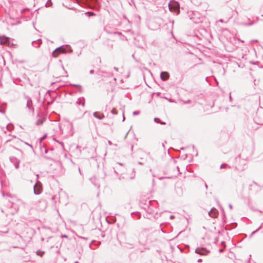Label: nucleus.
Segmentation results:
<instances>
[{"instance_id": "52", "label": "nucleus", "mask_w": 263, "mask_h": 263, "mask_svg": "<svg viewBox=\"0 0 263 263\" xmlns=\"http://www.w3.org/2000/svg\"><path fill=\"white\" fill-rule=\"evenodd\" d=\"M79 170L80 173H81L80 168H79Z\"/></svg>"}, {"instance_id": "23", "label": "nucleus", "mask_w": 263, "mask_h": 263, "mask_svg": "<svg viewBox=\"0 0 263 263\" xmlns=\"http://www.w3.org/2000/svg\"><path fill=\"white\" fill-rule=\"evenodd\" d=\"M160 119L158 118H154V121L156 123H160Z\"/></svg>"}, {"instance_id": "9", "label": "nucleus", "mask_w": 263, "mask_h": 263, "mask_svg": "<svg viewBox=\"0 0 263 263\" xmlns=\"http://www.w3.org/2000/svg\"><path fill=\"white\" fill-rule=\"evenodd\" d=\"M93 116L99 119V120H102L103 119V118H104L105 116L103 114H100L99 112H94L93 114Z\"/></svg>"}, {"instance_id": "3", "label": "nucleus", "mask_w": 263, "mask_h": 263, "mask_svg": "<svg viewBox=\"0 0 263 263\" xmlns=\"http://www.w3.org/2000/svg\"><path fill=\"white\" fill-rule=\"evenodd\" d=\"M66 52L65 48L63 46L57 48L52 52V56L54 58L57 57L60 53H64Z\"/></svg>"}, {"instance_id": "36", "label": "nucleus", "mask_w": 263, "mask_h": 263, "mask_svg": "<svg viewBox=\"0 0 263 263\" xmlns=\"http://www.w3.org/2000/svg\"><path fill=\"white\" fill-rule=\"evenodd\" d=\"M125 116H124V113H123V121H124L125 120Z\"/></svg>"}, {"instance_id": "48", "label": "nucleus", "mask_w": 263, "mask_h": 263, "mask_svg": "<svg viewBox=\"0 0 263 263\" xmlns=\"http://www.w3.org/2000/svg\"><path fill=\"white\" fill-rule=\"evenodd\" d=\"M67 93L68 92V90L67 89L66 90Z\"/></svg>"}, {"instance_id": "45", "label": "nucleus", "mask_w": 263, "mask_h": 263, "mask_svg": "<svg viewBox=\"0 0 263 263\" xmlns=\"http://www.w3.org/2000/svg\"><path fill=\"white\" fill-rule=\"evenodd\" d=\"M62 237H65V238H66V235H62Z\"/></svg>"}, {"instance_id": "28", "label": "nucleus", "mask_w": 263, "mask_h": 263, "mask_svg": "<svg viewBox=\"0 0 263 263\" xmlns=\"http://www.w3.org/2000/svg\"><path fill=\"white\" fill-rule=\"evenodd\" d=\"M74 86L76 87H77L79 89L80 91L81 90V87L80 85H74Z\"/></svg>"}, {"instance_id": "44", "label": "nucleus", "mask_w": 263, "mask_h": 263, "mask_svg": "<svg viewBox=\"0 0 263 263\" xmlns=\"http://www.w3.org/2000/svg\"><path fill=\"white\" fill-rule=\"evenodd\" d=\"M222 251H223V250H222V249H220V250H219V252H222Z\"/></svg>"}, {"instance_id": "20", "label": "nucleus", "mask_w": 263, "mask_h": 263, "mask_svg": "<svg viewBox=\"0 0 263 263\" xmlns=\"http://www.w3.org/2000/svg\"><path fill=\"white\" fill-rule=\"evenodd\" d=\"M52 5V3L51 2V0H48L45 6H46V7H49V6H51Z\"/></svg>"}, {"instance_id": "12", "label": "nucleus", "mask_w": 263, "mask_h": 263, "mask_svg": "<svg viewBox=\"0 0 263 263\" xmlns=\"http://www.w3.org/2000/svg\"><path fill=\"white\" fill-rule=\"evenodd\" d=\"M263 224V222L261 223V224L260 226V227L255 231H253L250 235V237H252V236L255 234L257 231H258L261 228L262 225Z\"/></svg>"}, {"instance_id": "51", "label": "nucleus", "mask_w": 263, "mask_h": 263, "mask_svg": "<svg viewBox=\"0 0 263 263\" xmlns=\"http://www.w3.org/2000/svg\"><path fill=\"white\" fill-rule=\"evenodd\" d=\"M129 133V132H127V133H126V135H128Z\"/></svg>"}, {"instance_id": "8", "label": "nucleus", "mask_w": 263, "mask_h": 263, "mask_svg": "<svg viewBox=\"0 0 263 263\" xmlns=\"http://www.w3.org/2000/svg\"><path fill=\"white\" fill-rule=\"evenodd\" d=\"M170 77L169 73L166 71H163L161 72L160 78L162 81H166Z\"/></svg>"}, {"instance_id": "29", "label": "nucleus", "mask_w": 263, "mask_h": 263, "mask_svg": "<svg viewBox=\"0 0 263 263\" xmlns=\"http://www.w3.org/2000/svg\"><path fill=\"white\" fill-rule=\"evenodd\" d=\"M24 143L32 148V145H30V144L28 143L27 142H24Z\"/></svg>"}, {"instance_id": "2", "label": "nucleus", "mask_w": 263, "mask_h": 263, "mask_svg": "<svg viewBox=\"0 0 263 263\" xmlns=\"http://www.w3.org/2000/svg\"><path fill=\"white\" fill-rule=\"evenodd\" d=\"M24 98H25V99L27 101L26 106L28 108V110L29 111H30L31 112H34V108L33 107L32 101L31 99L29 97L27 96H25L24 97Z\"/></svg>"}, {"instance_id": "17", "label": "nucleus", "mask_w": 263, "mask_h": 263, "mask_svg": "<svg viewBox=\"0 0 263 263\" xmlns=\"http://www.w3.org/2000/svg\"><path fill=\"white\" fill-rule=\"evenodd\" d=\"M254 24V22L253 21H250L249 23H242V25H244V26H251L252 25Z\"/></svg>"}, {"instance_id": "46", "label": "nucleus", "mask_w": 263, "mask_h": 263, "mask_svg": "<svg viewBox=\"0 0 263 263\" xmlns=\"http://www.w3.org/2000/svg\"><path fill=\"white\" fill-rule=\"evenodd\" d=\"M36 178H37V179H38V178H39V175H36Z\"/></svg>"}, {"instance_id": "24", "label": "nucleus", "mask_w": 263, "mask_h": 263, "mask_svg": "<svg viewBox=\"0 0 263 263\" xmlns=\"http://www.w3.org/2000/svg\"><path fill=\"white\" fill-rule=\"evenodd\" d=\"M140 114V111H138V110H137V111H134L133 112V115L134 116H136V115H138Z\"/></svg>"}, {"instance_id": "37", "label": "nucleus", "mask_w": 263, "mask_h": 263, "mask_svg": "<svg viewBox=\"0 0 263 263\" xmlns=\"http://www.w3.org/2000/svg\"><path fill=\"white\" fill-rule=\"evenodd\" d=\"M138 164H139V165H143V163L142 162H138Z\"/></svg>"}, {"instance_id": "6", "label": "nucleus", "mask_w": 263, "mask_h": 263, "mask_svg": "<svg viewBox=\"0 0 263 263\" xmlns=\"http://www.w3.org/2000/svg\"><path fill=\"white\" fill-rule=\"evenodd\" d=\"M195 252L201 255H206L210 251L204 248H198L196 249Z\"/></svg>"}, {"instance_id": "43", "label": "nucleus", "mask_w": 263, "mask_h": 263, "mask_svg": "<svg viewBox=\"0 0 263 263\" xmlns=\"http://www.w3.org/2000/svg\"><path fill=\"white\" fill-rule=\"evenodd\" d=\"M205 187L206 189H208V185L206 183H205Z\"/></svg>"}, {"instance_id": "14", "label": "nucleus", "mask_w": 263, "mask_h": 263, "mask_svg": "<svg viewBox=\"0 0 263 263\" xmlns=\"http://www.w3.org/2000/svg\"><path fill=\"white\" fill-rule=\"evenodd\" d=\"M13 128V125L11 124H9L7 125L6 128L8 130L11 131Z\"/></svg>"}, {"instance_id": "21", "label": "nucleus", "mask_w": 263, "mask_h": 263, "mask_svg": "<svg viewBox=\"0 0 263 263\" xmlns=\"http://www.w3.org/2000/svg\"><path fill=\"white\" fill-rule=\"evenodd\" d=\"M111 112L114 114V115H117V110L115 109V108H113L111 111Z\"/></svg>"}, {"instance_id": "50", "label": "nucleus", "mask_w": 263, "mask_h": 263, "mask_svg": "<svg viewBox=\"0 0 263 263\" xmlns=\"http://www.w3.org/2000/svg\"><path fill=\"white\" fill-rule=\"evenodd\" d=\"M129 133V132H127V133H126V135H128Z\"/></svg>"}, {"instance_id": "32", "label": "nucleus", "mask_w": 263, "mask_h": 263, "mask_svg": "<svg viewBox=\"0 0 263 263\" xmlns=\"http://www.w3.org/2000/svg\"><path fill=\"white\" fill-rule=\"evenodd\" d=\"M197 261H198V262H201L202 261V259H201V258L198 259Z\"/></svg>"}, {"instance_id": "41", "label": "nucleus", "mask_w": 263, "mask_h": 263, "mask_svg": "<svg viewBox=\"0 0 263 263\" xmlns=\"http://www.w3.org/2000/svg\"><path fill=\"white\" fill-rule=\"evenodd\" d=\"M162 146H163V147L164 148V149H165V146H164V143H162Z\"/></svg>"}, {"instance_id": "53", "label": "nucleus", "mask_w": 263, "mask_h": 263, "mask_svg": "<svg viewBox=\"0 0 263 263\" xmlns=\"http://www.w3.org/2000/svg\"><path fill=\"white\" fill-rule=\"evenodd\" d=\"M74 263H78V262H77V261H76V262H75Z\"/></svg>"}, {"instance_id": "35", "label": "nucleus", "mask_w": 263, "mask_h": 263, "mask_svg": "<svg viewBox=\"0 0 263 263\" xmlns=\"http://www.w3.org/2000/svg\"><path fill=\"white\" fill-rule=\"evenodd\" d=\"M191 101L190 100H187L186 102H185V103H190Z\"/></svg>"}, {"instance_id": "26", "label": "nucleus", "mask_w": 263, "mask_h": 263, "mask_svg": "<svg viewBox=\"0 0 263 263\" xmlns=\"http://www.w3.org/2000/svg\"><path fill=\"white\" fill-rule=\"evenodd\" d=\"M227 164H222L221 165H220V168H225L226 166H227Z\"/></svg>"}, {"instance_id": "7", "label": "nucleus", "mask_w": 263, "mask_h": 263, "mask_svg": "<svg viewBox=\"0 0 263 263\" xmlns=\"http://www.w3.org/2000/svg\"><path fill=\"white\" fill-rule=\"evenodd\" d=\"M209 215L212 218H216L218 215V211L214 208H213L208 213Z\"/></svg>"}, {"instance_id": "47", "label": "nucleus", "mask_w": 263, "mask_h": 263, "mask_svg": "<svg viewBox=\"0 0 263 263\" xmlns=\"http://www.w3.org/2000/svg\"><path fill=\"white\" fill-rule=\"evenodd\" d=\"M94 179V178H91V180H92V182L93 181V180Z\"/></svg>"}, {"instance_id": "34", "label": "nucleus", "mask_w": 263, "mask_h": 263, "mask_svg": "<svg viewBox=\"0 0 263 263\" xmlns=\"http://www.w3.org/2000/svg\"><path fill=\"white\" fill-rule=\"evenodd\" d=\"M114 69L116 71H118V68L117 67H114Z\"/></svg>"}, {"instance_id": "54", "label": "nucleus", "mask_w": 263, "mask_h": 263, "mask_svg": "<svg viewBox=\"0 0 263 263\" xmlns=\"http://www.w3.org/2000/svg\"><path fill=\"white\" fill-rule=\"evenodd\" d=\"M262 188H263V186H262Z\"/></svg>"}, {"instance_id": "10", "label": "nucleus", "mask_w": 263, "mask_h": 263, "mask_svg": "<svg viewBox=\"0 0 263 263\" xmlns=\"http://www.w3.org/2000/svg\"><path fill=\"white\" fill-rule=\"evenodd\" d=\"M237 226V223L236 222L232 223L230 225H227L226 226V229L227 230H230L232 229L235 228Z\"/></svg>"}, {"instance_id": "30", "label": "nucleus", "mask_w": 263, "mask_h": 263, "mask_svg": "<svg viewBox=\"0 0 263 263\" xmlns=\"http://www.w3.org/2000/svg\"><path fill=\"white\" fill-rule=\"evenodd\" d=\"M89 73L90 74H93L94 73V70H93V69L90 70L89 71Z\"/></svg>"}, {"instance_id": "27", "label": "nucleus", "mask_w": 263, "mask_h": 263, "mask_svg": "<svg viewBox=\"0 0 263 263\" xmlns=\"http://www.w3.org/2000/svg\"><path fill=\"white\" fill-rule=\"evenodd\" d=\"M46 136L45 135V136H43V137H42V138H41L40 139V144L41 143V142H42V140H43V139H45V138L46 137Z\"/></svg>"}, {"instance_id": "5", "label": "nucleus", "mask_w": 263, "mask_h": 263, "mask_svg": "<svg viewBox=\"0 0 263 263\" xmlns=\"http://www.w3.org/2000/svg\"><path fill=\"white\" fill-rule=\"evenodd\" d=\"M0 44L10 46V39L5 36H0Z\"/></svg>"}, {"instance_id": "40", "label": "nucleus", "mask_w": 263, "mask_h": 263, "mask_svg": "<svg viewBox=\"0 0 263 263\" xmlns=\"http://www.w3.org/2000/svg\"><path fill=\"white\" fill-rule=\"evenodd\" d=\"M95 185L96 186H98V187H99L100 185L99 184H97V183H95Z\"/></svg>"}, {"instance_id": "13", "label": "nucleus", "mask_w": 263, "mask_h": 263, "mask_svg": "<svg viewBox=\"0 0 263 263\" xmlns=\"http://www.w3.org/2000/svg\"><path fill=\"white\" fill-rule=\"evenodd\" d=\"M76 103L78 105H80L81 104L83 107L85 105V102L84 101H82L81 99H79L78 100L77 102H76Z\"/></svg>"}, {"instance_id": "4", "label": "nucleus", "mask_w": 263, "mask_h": 263, "mask_svg": "<svg viewBox=\"0 0 263 263\" xmlns=\"http://www.w3.org/2000/svg\"><path fill=\"white\" fill-rule=\"evenodd\" d=\"M42 191V187L41 183L38 181L34 185V193L36 195H39Z\"/></svg>"}, {"instance_id": "33", "label": "nucleus", "mask_w": 263, "mask_h": 263, "mask_svg": "<svg viewBox=\"0 0 263 263\" xmlns=\"http://www.w3.org/2000/svg\"><path fill=\"white\" fill-rule=\"evenodd\" d=\"M229 206L230 209H232V205L231 204H229Z\"/></svg>"}, {"instance_id": "1", "label": "nucleus", "mask_w": 263, "mask_h": 263, "mask_svg": "<svg viewBox=\"0 0 263 263\" xmlns=\"http://www.w3.org/2000/svg\"><path fill=\"white\" fill-rule=\"evenodd\" d=\"M168 7L170 11L178 14L180 12V6L178 2L173 1L168 4Z\"/></svg>"}, {"instance_id": "31", "label": "nucleus", "mask_w": 263, "mask_h": 263, "mask_svg": "<svg viewBox=\"0 0 263 263\" xmlns=\"http://www.w3.org/2000/svg\"><path fill=\"white\" fill-rule=\"evenodd\" d=\"M160 123L162 125H165L166 124L165 122H160Z\"/></svg>"}, {"instance_id": "16", "label": "nucleus", "mask_w": 263, "mask_h": 263, "mask_svg": "<svg viewBox=\"0 0 263 263\" xmlns=\"http://www.w3.org/2000/svg\"><path fill=\"white\" fill-rule=\"evenodd\" d=\"M66 47H67V53H71L72 52V50L71 47L69 45L67 44Z\"/></svg>"}, {"instance_id": "11", "label": "nucleus", "mask_w": 263, "mask_h": 263, "mask_svg": "<svg viewBox=\"0 0 263 263\" xmlns=\"http://www.w3.org/2000/svg\"><path fill=\"white\" fill-rule=\"evenodd\" d=\"M45 119L44 118H41V119L37 120L35 123L36 125H41L45 121Z\"/></svg>"}, {"instance_id": "22", "label": "nucleus", "mask_w": 263, "mask_h": 263, "mask_svg": "<svg viewBox=\"0 0 263 263\" xmlns=\"http://www.w3.org/2000/svg\"><path fill=\"white\" fill-rule=\"evenodd\" d=\"M69 8L70 9H78V8L76 7L72 6L71 5H69L68 7H67V8Z\"/></svg>"}, {"instance_id": "15", "label": "nucleus", "mask_w": 263, "mask_h": 263, "mask_svg": "<svg viewBox=\"0 0 263 263\" xmlns=\"http://www.w3.org/2000/svg\"><path fill=\"white\" fill-rule=\"evenodd\" d=\"M32 44L33 46H34L36 48H37L40 47L41 42L40 43H37L36 42V41H33Z\"/></svg>"}, {"instance_id": "18", "label": "nucleus", "mask_w": 263, "mask_h": 263, "mask_svg": "<svg viewBox=\"0 0 263 263\" xmlns=\"http://www.w3.org/2000/svg\"><path fill=\"white\" fill-rule=\"evenodd\" d=\"M85 14L89 16L95 15V14L93 12L90 11L86 12V13H85Z\"/></svg>"}, {"instance_id": "39", "label": "nucleus", "mask_w": 263, "mask_h": 263, "mask_svg": "<svg viewBox=\"0 0 263 263\" xmlns=\"http://www.w3.org/2000/svg\"><path fill=\"white\" fill-rule=\"evenodd\" d=\"M174 218V216H173V215H171L170 216V218L171 219H173Z\"/></svg>"}, {"instance_id": "42", "label": "nucleus", "mask_w": 263, "mask_h": 263, "mask_svg": "<svg viewBox=\"0 0 263 263\" xmlns=\"http://www.w3.org/2000/svg\"><path fill=\"white\" fill-rule=\"evenodd\" d=\"M73 132L72 131V132H71L70 133V136H72V135H73Z\"/></svg>"}, {"instance_id": "49", "label": "nucleus", "mask_w": 263, "mask_h": 263, "mask_svg": "<svg viewBox=\"0 0 263 263\" xmlns=\"http://www.w3.org/2000/svg\"><path fill=\"white\" fill-rule=\"evenodd\" d=\"M129 133V132H127V133H126V135H128Z\"/></svg>"}, {"instance_id": "25", "label": "nucleus", "mask_w": 263, "mask_h": 263, "mask_svg": "<svg viewBox=\"0 0 263 263\" xmlns=\"http://www.w3.org/2000/svg\"><path fill=\"white\" fill-rule=\"evenodd\" d=\"M70 128V129L72 128V125L71 123H69L68 125H67V128Z\"/></svg>"}, {"instance_id": "19", "label": "nucleus", "mask_w": 263, "mask_h": 263, "mask_svg": "<svg viewBox=\"0 0 263 263\" xmlns=\"http://www.w3.org/2000/svg\"><path fill=\"white\" fill-rule=\"evenodd\" d=\"M44 253V251H41V250H37L36 252V254L40 256H42L43 254Z\"/></svg>"}, {"instance_id": "38", "label": "nucleus", "mask_w": 263, "mask_h": 263, "mask_svg": "<svg viewBox=\"0 0 263 263\" xmlns=\"http://www.w3.org/2000/svg\"><path fill=\"white\" fill-rule=\"evenodd\" d=\"M108 144H109V145H110L112 144V143H111V142L110 141H108Z\"/></svg>"}]
</instances>
